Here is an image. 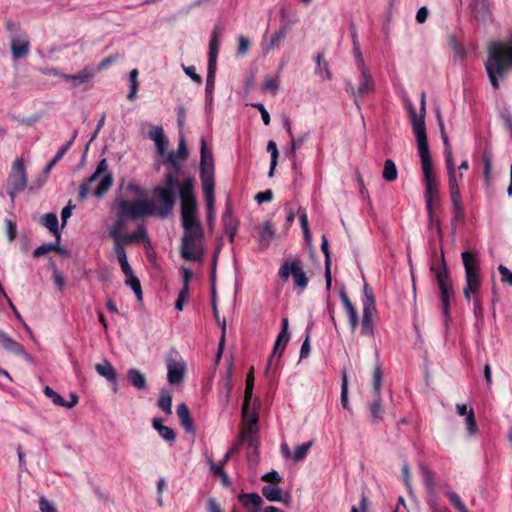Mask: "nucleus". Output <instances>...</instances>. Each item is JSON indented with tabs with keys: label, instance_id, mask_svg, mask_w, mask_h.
<instances>
[{
	"label": "nucleus",
	"instance_id": "f257e3e1",
	"mask_svg": "<svg viewBox=\"0 0 512 512\" xmlns=\"http://www.w3.org/2000/svg\"><path fill=\"white\" fill-rule=\"evenodd\" d=\"M411 120L412 131L416 138L417 149L419 152L421 168L424 181V200L428 217L431 222L434 221V213L441 207V195L439 190V181L434 173L432 159L430 156L426 126V96L421 95V105L419 112L410 104L406 105Z\"/></svg>",
	"mask_w": 512,
	"mask_h": 512
},
{
	"label": "nucleus",
	"instance_id": "f03ea898",
	"mask_svg": "<svg viewBox=\"0 0 512 512\" xmlns=\"http://www.w3.org/2000/svg\"><path fill=\"white\" fill-rule=\"evenodd\" d=\"M113 209L116 213V219L108 230V236L111 239L131 238L135 240L147 241V232L143 226H139L133 233H124L128 219H138L149 215L151 207L149 201L138 200L129 202L121 197L115 199Z\"/></svg>",
	"mask_w": 512,
	"mask_h": 512
},
{
	"label": "nucleus",
	"instance_id": "7ed1b4c3",
	"mask_svg": "<svg viewBox=\"0 0 512 512\" xmlns=\"http://www.w3.org/2000/svg\"><path fill=\"white\" fill-rule=\"evenodd\" d=\"M487 59L484 62L490 84L498 89L507 70L512 67V37L507 41H494L488 45Z\"/></svg>",
	"mask_w": 512,
	"mask_h": 512
},
{
	"label": "nucleus",
	"instance_id": "20e7f679",
	"mask_svg": "<svg viewBox=\"0 0 512 512\" xmlns=\"http://www.w3.org/2000/svg\"><path fill=\"white\" fill-rule=\"evenodd\" d=\"M178 189L184 233L202 232L201 225L196 217L197 203L194 195V182L191 179H185L179 184Z\"/></svg>",
	"mask_w": 512,
	"mask_h": 512
},
{
	"label": "nucleus",
	"instance_id": "39448f33",
	"mask_svg": "<svg viewBox=\"0 0 512 512\" xmlns=\"http://www.w3.org/2000/svg\"><path fill=\"white\" fill-rule=\"evenodd\" d=\"M107 169V160L102 159L95 172L81 185L79 190L81 200H84L91 192L96 198H101L111 188L113 177L110 173H106Z\"/></svg>",
	"mask_w": 512,
	"mask_h": 512
},
{
	"label": "nucleus",
	"instance_id": "423d86ee",
	"mask_svg": "<svg viewBox=\"0 0 512 512\" xmlns=\"http://www.w3.org/2000/svg\"><path fill=\"white\" fill-rule=\"evenodd\" d=\"M177 184L175 174L168 173L165 176V186L157 187L154 190L155 203L149 202L151 211L149 215L155 214L159 217H167L174 207V189Z\"/></svg>",
	"mask_w": 512,
	"mask_h": 512
},
{
	"label": "nucleus",
	"instance_id": "0eeeda50",
	"mask_svg": "<svg viewBox=\"0 0 512 512\" xmlns=\"http://www.w3.org/2000/svg\"><path fill=\"white\" fill-rule=\"evenodd\" d=\"M464 270H465V288L463 290L464 297L470 300L472 294H476L481 286L480 266L478 255L474 251H464L461 254Z\"/></svg>",
	"mask_w": 512,
	"mask_h": 512
},
{
	"label": "nucleus",
	"instance_id": "6e6552de",
	"mask_svg": "<svg viewBox=\"0 0 512 512\" xmlns=\"http://www.w3.org/2000/svg\"><path fill=\"white\" fill-rule=\"evenodd\" d=\"M291 276L295 289L303 292L308 285V278L304 271L303 263L299 258H287L279 269V277L284 282H287Z\"/></svg>",
	"mask_w": 512,
	"mask_h": 512
},
{
	"label": "nucleus",
	"instance_id": "1a4fd4ad",
	"mask_svg": "<svg viewBox=\"0 0 512 512\" xmlns=\"http://www.w3.org/2000/svg\"><path fill=\"white\" fill-rule=\"evenodd\" d=\"M27 183L28 180L24 159L16 158L12 164L11 172L7 178L8 194L12 202H14L18 193L26 189Z\"/></svg>",
	"mask_w": 512,
	"mask_h": 512
},
{
	"label": "nucleus",
	"instance_id": "9d476101",
	"mask_svg": "<svg viewBox=\"0 0 512 512\" xmlns=\"http://www.w3.org/2000/svg\"><path fill=\"white\" fill-rule=\"evenodd\" d=\"M203 232L184 233L181 243V256L190 261H199L204 253Z\"/></svg>",
	"mask_w": 512,
	"mask_h": 512
},
{
	"label": "nucleus",
	"instance_id": "9b49d317",
	"mask_svg": "<svg viewBox=\"0 0 512 512\" xmlns=\"http://www.w3.org/2000/svg\"><path fill=\"white\" fill-rule=\"evenodd\" d=\"M258 399H254V403H243L242 405V430L240 441H249L250 445H253V436L257 433L258 427V414L256 412L255 404Z\"/></svg>",
	"mask_w": 512,
	"mask_h": 512
},
{
	"label": "nucleus",
	"instance_id": "f8f14e48",
	"mask_svg": "<svg viewBox=\"0 0 512 512\" xmlns=\"http://www.w3.org/2000/svg\"><path fill=\"white\" fill-rule=\"evenodd\" d=\"M186 373V363L178 353H172L167 358V379L171 385L180 384Z\"/></svg>",
	"mask_w": 512,
	"mask_h": 512
},
{
	"label": "nucleus",
	"instance_id": "ddd939ff",
	"mask_svg": "<svg viewBox=\"0 0 512 512\" xmlns=\"http://www.w3.org/2000/svg\"><path fill=\"white\" fill-rule=\"evenodd\" d=\"M200 177L202 185L214 184L213 155L211 150L207 148L204 139H201Z\"/></svg>",
	"mask_w": 512,
	"mask_h": 512
},
{
	"label": "nucleus",
	"instance_id": "4468645a",
	"mask_svg": "<svg viewBox=\"0 0 512 512\" xmlns=\"http://www.w3.org/2000/svg\"><path fill=\"white\" fill-rule=\"evenodd\" d=\"M359 70L361 73V82L357 91L354 90L351 83L346 84L347 91L357 97H363L374 91V82L368 67L364 64L363 57L359 55Z\"/></svg>",
	"mask_w": 512,
	"mask_h": 512
},
{
	"label": "nucleus",
	"instance_id": "2eb2a0df",
	"mask_svg": "<svg viewBox=\"0 0 512 512\" xmlns=\"http://www.w3.org/2000/svg\"><path fill=\"white\" fill-rule=\"evenodd\" d=\"M10 49L14 61L26 58L30 53V41L22 32H13L10 35Z\"/></svg>",
	"mask_w": 512,
	"mask_h": 512
},
{
	"label": "nucleus",
	"instance_id": "dca6fc26",
	"mask_svg": "<svg viewBox=\"0 0 512 512\" xmlns=\"http://www.w3.org/2000/svg\"><path fill=\"white\" fill-rule=\"evenodd\" d=\"M455 408L457 414L464 418L467 436L469 438L474 437L478 428L473 408L467 404H456Z\"/></svg>",
	"mask_w": 512,
	"mask_h": 512
},
{
	"label": "nucleus",
	"instance_id": "f3484780",
	"mask_svg": "<svg viewBox=\"0 0 512 512\" xmlns=\"http://www.w3.org/2000/svg\"><path fill=\"white\" fill-rule=\"evenodd\" d=\"M0 345L6 351L24 358L27 362H32V357L24 347L2 330H0Z\"/></svg>",
	"mask_w": 512,
	"mask_h": 512
},
{
	"label": "nucleus",
	"instance_id": "a211bd4d",
	"mask_svg": "<svg viewBox=\"0 0 512 512\" xmlns=\"http://www.w3.org/2000/svg\"><path fill=\"white\" fill-rule=\"evenodd\" d=\"M148 137L154 142L157 155L160 158H165L169 142L164 135L163 128L160 126L150 125Z\"/></svg>",
	"mask_w": 512,
	"mask_h": 512
},
{
	"label": "nucleus",
	"instance_id": "6ab92c4d",
	"mask_svg": "<svg viewBox=\"0 0 512 512\" xmlns=\"http://www.w3.org/2000/svg\"><path fill=\"white\" fill-rule=\"evenodd\" d=\"M289 339H290L289 321H288V318H283L282 319V329H281V332L278 334L277 339L275 341L273 353L269 359L268 367L266 368L265 373L268 372V369H269L270 365L272 364L275 354L279 353V356H281Z\"/></svg>",
	"mask_w": 512,
	"mask_h": 512
},
{
	"label": "nucleus",
	"instance_id": "aec40b11",
	"mask_svg": "<svg viewBox=\"0 0 512 512\" xmlns=\"http://www.w3.org/2000/svg\"><path fill=\"white\" fill-rule=\"evenodd\" d=\"M95 74H96L95 69L85 67L75 75L62 74V78L66 82L71 83L73 88H77L83 84L90 82L92 80V78L95 76Z\"/></svg>",
	"mask_w": 512,
	"mask_h": 512
},
{
	"label": "nucleus",
	"instance_id": "412c9836",
	"mask_svg": "<svg viewBox=\"0 0 512 512\" xmlns=\"http://www.w3.org/2000/svg\"><path fill=\"white\" fill-rule=\"evenodd\" d=\"M263 496L272 502H281L288 505L291 501V495L288 492H284L280 487L276 485H266L262 488Z\"/></svg>",
	"mask_w": 512,
	"mask_h": 512
},
{
	"label": "nucleus",
	"instance_id": "4be33fe9",
	"mask_svg": "<svg viewBox=\"0 0 512 512\" xmlns=\"http://www.w3.org/2000/svg\"><path fill=\"white\" fill-rule=\"evenodd\" d=\"M437 119H438V124H439L440 132H441V138H442L444 146H445V161H446L447 170H448V173L454 172V170H456V167H455V163H454V159H453V155H452L451 146L449 143V138L445 131L443 119L441 117L440 112L437 113Z\"/></svg>",
	"mask_w": 512,
	"mask_h": 512
},
{
	"label": "nucleus",
	"instance_id": "5701e85b",
	"mask_svg": "<svg viewBox=\"0 0 512 512\" xmlns=\"http://www.w3.org/2000/svg\"><path fill=\"white\" fill-rule=\"evenodd\" d=\"M238 499L247 512H260L263 505V499L257 493H241Z\"/></svg>",
	"mask_w": 512,
	"mask_h": 512
},
{
	"label": "nucleus",
	"instance_id": "b1692460",
	"mask_svg": "<svg viewBox=\"0 0 512 512\" xmlns=\"http://www.w3.org/2000/svg\"><path fill=\"white\" fill-rule=\"evenodd\" d=\"M376 312V307H372L371 303L368 302L365 305V309H363L362 323H361V331L362 334L368 337L374 336V323H373V315Z\"/></svg>",
	"mask_w": 512,
	"mask_h": 512
},
{
	"label": "nucleus",
	"instance_id": "393cba45",
	"mask_svg": "<svg viewBox=\"0 0 512 512\" xmlns=\"http://www.w3.org/2000/svg\"><path fill=\"white\" fill-rule=\"evenodd\" d=\"M188 157V150L184 135L180 132L179 145L177 151H171L165 156V162L171 164L174 167H178L180 159H186Z\"/></svg>",
	"mask_w": 512,
	"mask_h": 512
},
{
	"label": "nucleus",
	"instance_id": "a878e982",
	"mask_svg": "<svg viewBox=\"0 0 512 512\" xmlns=\"http://www.w3.org/2000/svg\"><path fill=\"white\" fill-rule=\"evenodd\" d=\"M340 299L348 315L351 328L354 331L359 323L358 313L355 307L352 305L351 301L349 300L347 294L345 293L344 288L340 290Z\"/></svg>",
	"mask_w": 512,
	"mask_h": 512
},
{
	"label": "nucleus",
	"instance_id": "bb28decb",
	"mask_svg": "<svg viewBox=\"0 0 512 512\" xmlns=\"http://www.w3.org/2000/svg\"><path fill=\"white\" fill-rule=\"evenodd\" d=\"M152 427L157 431L159 436L168 443H174L176 440V433L175 431L168 427L163 425V421L161 418H154L152 420Z\"/></svg>",
	"mask_w": 512,
	"mask_h": 512
},
{
	"label": "nucleus",
	"instance_id": "cd10ccee",
	"mask_svg": "<svg viewBox=\"0 0 512 512\" xmlns=\"http://www.w3.org/2000/svg\"><path fill=\"white\" fill-rule=\"evenodd\" d=\"M177 415L180 419L181 425L184 429L192 434H195V426L193 424V420L190 414L188 407L185 404H180L177 407Z\"/></svg>",
	"mask_w": 512,
	"mask_h": 512
},
{
	"label": "nucleus",
	"instance_id": "c85d7f7f",
	"mask_svg": "<svg viewBox=\"0 0 512 512\" xmlns=\"http://www.w3.org/2000/svg\"><path fill=\"white\" fill-rule=\"evenodd\" d=\"M288 29L286 27H280L273 32L270 40L267 43H263V49L266 53L273 51L281 42H283L287 36Z\"/></svg>",
	"mask_w": 512,
	"mask_h": 512
},
{
	"label": "nucleus",
	"instance_id": "c756f323",
	"mask_svg": "<svg viewBox=\"0 0 512 512\" xmlns=\"http://www.w3.org/2000/svg\"><path fill=\"white\" fill-rule=\"evenodd\" d=\"M113 240V251L117 257L118 262H124L127 260L125 246L138 242L135 239H112Z\"/></svg>",
	"mask_w": 512,
	"mask_h": 512
},
{
	"label": "nucleus",
	"instance_id": "7c9ffc66",
	"mask_svg": "<svg viewBox=\"0 0 512 512\" xmlns=\"http://www.w3.org/2000/svg\"><path fill=\"white\" fill-rule=\"evenodd\" d=\"M203 193L207 206V216L208 221L212 223L214 219V184H204L202 185Z\"/></svg>",
	"mask_w": 512,
	"mask_h": 512
},
{
	"label": "nucleus",
	"instance_id": "2f4dec72",
	"mask_svg": "<svg viewBox=\"0 0 512 512\" xmlns=\"http://www.w3.org/2000/svg\"><path fill=\"white\" fill-rule=\"evenodd\" d=\"M215 83V70L208 69L207 80H206V104L205 108L208 113L212 112L213 107V91Z\"/></svg>",
	"mask_w": 512,
	"mask_h": 512
},
{
	"label": "nucleus",
	"instance_id": "473e14b6",
	"mask_svg": "<svg viewBox=\"0 0 512 512\" xmlns=\"http://www.w3.org/2000/svg\"><path fill=\"white\" fill-rule=\"evenodd\" d=\"M95 370L97 373L107 379L110 382H115L117 379V373L115 368L112 366V364L104 359L102 362L97 363L95 365Z\"/></svg>",
	"mask_w": 512,
	"mask_h": 512
},
{
	"label": "nucleus",
	"instance_id": "72a5a7b5",
	"mask_svg": "<svg viewBox=\"0 0 512 512\" xmlns=\"http://www.w3.org/2000/svg\"><path fill=\"white\" fill-rule=\"evenodd\" d=\"M127 377L130 383L137 389L143 390L147 386L145 375L136 368H131L127 371Z\"/></svg>",
	"mask_w": 512,
	"mask_h": 512
},
{
	"label": "nucleus",
	"instance_id": "f704fd0d",
	"mask_svg": "<svg viewBox=\"0 0 512 512\" xmlns=\"http://www.w3.org/2000/svg\"><path fill=\"white\" fill-rule=\"evenodd\" d=\"M218 49H219V39H218L217 32L214 31L212 38L210 40L208 69L216 70Z\"/></svg>",
	"mask_w": 512,
	"mask_h": 512
},
{
	"label": "nucleus",
	"instance_id": "c9c22d12",
	"mask_svg": "<svg viewBox=\"0 0 512 512\" xmlns=\"http://www.w3.org/2000/svg\"><path fill=\"white\" fill-rule=\"evenodd\" d=\"M77 136V131L73 132L71 139L57 152L54 158L46 165L44 172L49 173L51 169L63 158V156L67 153L71 145L73 144L75 138Z\"/></svg>",
	"mask_w": 512,
	"mask_h": 512
},
{
	"label": "nucleus",
	"instance_id": "e433bc0d",
	"mask_svg": "<svg viewBox=\"0 0 512 512\" xmlns=\"http://www.w3.org/2000/svg\"><path fill=\"white\" fill-rule=\"evenodd\" d=\"M316 64L317 67L315 69V74L319 76L320 80H330L332 78V73L329 69V65L320 54L316 56Z\"/></svg>",
	"mask_w": 512,
	"mask_h": 512
},
{
	"label": "nucleus",
	"instance_id": "4c0bfd02",
	"mask_svg": "<svg viewBox=\"0 0 512 512\" xmlns=\"http://www.w3.org/2000/svg\"><path fill=\"white\" fill-rule=\"evenodd\" d=\"M42 224L56 235L57 242L60 240V232L58 230V218L54 213H47L41 218Z\"/></svg>",
	"mask_w": 512,
	"mask_h": 512
},
{
	"label": "nucleus",
	"instance_id": "58836bf2",
	"mask_svg": "<svg viewBox=\"0 0 512 512\" xmlns=\"http://www.w3.org/2000/svg\"><path fill=\"white\" fill-rule=\"evenodd\" d=\"M223 225L225 232L229 235V241L232 242L236 233L237 222L229 210L223 215Z\"/></svg>",
	"mask_w": 512,
	"mask_h": 512
},
{
	"label": "nucleus",
	"instance_id": "ea45409f",
	"mask_svg": "<svg viewBox=\"0 0 512 512\" xmlns=\"http://www.w3.org/2000/svg\"><path fill=\"white\" fill-rule=\"evenodd\" d=\"M54 251H57L61 255L68 254L67 250L60 247L57 243L56 244L49 243V244H43V245L37 247L33 252V256L39 257V256H42L49 252H54Z\"/></svg>",
	"mask_w": 512,
	"mask_h": 512
},
{
	"label": "nucleus",
	"instance_id": "a19ab883",
	"mask_svg": "<svg viewBox=\"0 0 512 512\" xmlns=\"http://www.w3.org/2000/svg\"><path fill=\"white\" fill-rule=\"evenodd\" d=\"M267 151L270 153L271 156V162H270V169L268 172V177L272 178L274 176L275 169L278 164V156L279 151L277 148L276 143L273 140L268 141L267 143Z\"/></svg>",
	"mask_w": 512,
	"mask_h": 512
},
{
	"label": "nucleus",
	"instance_id": "79ce46f5",
	"mask_svg": "<svg viewBox=\"0 0 512 512\" xmlns=\"http://www.w3.org/2000/svg\"><path fill=\"white\" fill-rule=\"evenodd\" d=\"M441 292V301L443 306V312L447 316L449 314V301L453 295V289L450 283L439 286Z\"/></svg>",
	"mask_w": 512,
	"mask_h": 512
},
{
	"label": "nucleus",
	"instance_id": "37998d69",
	"mask_svg": "<svg viewBox=\"0 0 512 512\" xmlns=\"http://www.w3.org/2000/svg\"><path fill=\"white\" fill-rule=\"evenodd\" d=\"M420 473L423 477L426 489L428 493L432 494L435 490V481H434V474L433 472L424 465L420 466Z\"/></svg>",
	"mask_w": 512,
	"mask_h": 512
},
{
	"label": "nucleus",
	"instance_id": "c03bdc74",
	"mask_svg": "<svg viewBox=\"0 0 512 512\" xmlns=\"http://www.w3.org/2000/svg\"><path fill=\"white\" fill-rule=\"evenodd\" d=\"M398 171L395 163L391 159H387L384 162V169L382 173V177L384 180L392 182L397 179Z\"/></svg>",
	"mask_w": 512,
	"mask_h": 512
},
{
	"label": "nucleus",
	"instance_id": "a18cd8bd",
	"mask_svg": "<svg viewBox=\"0 0 512 512\" xmlns=\"http://www.w3.org/2000/svg\"><path fill=\"white\" fill-rule=\"evenodd\" d=\"M275 236V230L271 222L267 221L261 226L260 244L267 245Z\"/></svg>",
	"mask_w": 512,
	"mask_h": 512
},
{
	"label": "nucleus",
	"instance_id": "49530a36",
	"mask_svg": "<svg viewBox=\"0 0 512 512\" xmlns=\"http://www.w3.org/2000/svg\"><path fill=\"white\" fill-rule=\"evenodd\" d=\"M158 406L167 414H172V395L169 391L163 390L158 401Z\"/></svg>",
	"mask_w": 512,
	"mask_h": 512
},
{
	"label": "nucleus",
	"instance_id": "de8ad7c7",
	"mask_svg": "<svg viewBox=\"0 0 512 512\" xmlns=\"http://www.w3.org/2000/svg\"><path fill=\"white\" fill-rule=\"evenodd\" d=\"M451 202H452V210L454 213V218L457 221L462 220L463 218V207L461 201V194H450Z\"/></svg>",
	"mask_w": 512,
	"mask_h": 512
},
{
	"label": "nucleus",
	"instance_id": "09e8293b",
	"mask_svg": "<svg viewBox=\"0 0 512 512\" xmlns=\"http://www.w3.org/2000/svg\"><path fill=\"white\" fill-rule=\"evenodd\" d=\"M341 405L343 409L351 411L348 401V380L345 371L342 372V383H341Z\"/></svg>",
	"mask_w": 512,
	"mask_h": 512
},
{
	"label": "nucleus",
	"instance_id": "8fccbe9b",
	"mask_svg": "<svg viewBox=\"0 0 512 512\" xmlns=\"http://www.w3.org/2000/svg\"><path fill=\"white\" fill-rule=\"evenodd\" d=\"M253 388H254V370L251 368L250 372L247 375L246 379V387L244 392V402L243 403H251L253 397Z\"/></svg>",
	"mask_w": 512,
	"mask_h": 512
},
{
	"label": "nucleus",
	"instance_id": "3c124183",
	"mask_svg": "<svg viewBox=\"0 0 512 512\" xmlns=\"http://www.w3.org/2000/svg\"><path fill=\"white\" fill-rule=\"evenodd\" d=\"M125 284L130 286L131 289L134 291L137 299L139 301L142 300L143 293L142 288L139 279L135 276V274H132L131 276H127L125 280Z\"/></svg>",
	"mask_w": 512,
	"mask_h": 512
},
{
	"label": "nucleus",
	"instance_id": "603ef678",
	"mask_svg": "<svg viewBox=\"0 0 512 512\" xmlns=\"http://www.w3.org/2000/svg\"><path fill=\"white\" fill-rule=\"evenodd\" d=\"M441 259H442V267L437 269L435 271V276H436V279H437V282H438V285L441 286V285H445L448 282V270H447V267L445 265V260H444V253L441 252Z\"/></svg>",
	"mask_w": 512,
	"mask_h": 512
},
{
	"label": "nucleus",
	"instance_id": "864d4df0",
	"mask_svg": "<svg viewBox=\"0 0 512 512\" xmlns=\"http://www.w3.org/2000/svg\"><path fill=\"white\" fill-rule=\"evenodd\" d=\"M311 446H312V442L298 445L295 448V451L292 456V460L294 462H299V461L303 460L307 456L308 451L310 450Z\"/></svg>",
	"mask_w": 512,
	"mask_h": 512
},
{
	"label": "nucleus",
	"instance_id": "5fc2aeb1",
	"mask_svg": "<svg viewBox=\"0 0 512 512\" xmlns=\"http://www.w3.org/2000/svg\"><path fill=\"white\" fill-rule=\"evenodd\" d=\"M462 178H463L462 173H460L459 177H457L456 170H454V172L448 173V185H449L450 194L460 193L458 180H461Z\"/></svg>",
	"mask_w": 512,
	"mask_h": 512
},
{
	"label": "nucleus",
	"instance_id": "6e6d98bb",
	"mask_svg": "<svg viewBox=\"0 0 512 512\" xmlns=\"http://www.w3.org/2000/svg\"><path fill=\"white\" fill-rule=\"evenodd\" d=\"M446 496L458 512H465L468 510L461 498L455 492H447Z\"/></svg>",
	"mask_w": 512,
	"mask_h": 512
},
{
	"label": "nucleus",
	"instance_id": "4d7b16f0",
	"mask_svg": "<svg viewBox=\"0 0 512 512\" xmlns=\"http://www.w3.org/2000/svg\"><path fill=\"white\" fill-rule=\"evenodd\" d=\"M43 393L45 394V396L50 398L51 401L55 405L64 407L65 400L56 391H54L51 387H49V386L44 387Z\"/></svg>",
	"mask_w": 512,
	"mask_h": 512
},
{
	"label": "nucleus",
	"instance_id": "13d9d810",
	"mask_svg": "<svg viewBox=\"0 0 512 512\" xmlns=\"http://www.w3.org/2000/svg\"><path fill=\"white\" fill-rule=\"evenodd\" d=\"M369 409H370L371 416L375 420L381 419V416H382V404H381V399H380L379 395L375 394V400L370 405Z\"/></svg>",
	"mask_w": 512,
	"mask_h": 512
},
{
	"label": "nucleus",
	"instance_id": "bf43d9fd",
	"mask_svg": "<svg viewBox=\"0 0 512 512\" xmlns=\"http://www.w3.org/2000/svg\"><path fill=\"white\" fill-rule=\"evenodd\" d=\"M401 471H402V476H403V480L406 485V488H407L409 494L413 495L414 491H413V486H412V478H411V474H410L409 465L407 463H404L402 465Z\"/></svg>",
	"mask_w": 512,
	"mask_h": 512
},
{
	"label": "nucleus",
	"instance_id": "052dcab7",
	"mask_svg": "<svg viewBox=\"0 0 512 512\" xmlns=\"http://www.w3.org/2000/svg\"><path fill=\"white\" fill-rule=\"evenodd\" d=\"M262 89L264 91L275 94L279 89V81L276 78L268 77L264 80Z\"/></svg>",
	"mask_w": 512,
	"mask_h": 512
},
{
	"label": "nucleus",
	"instance_id": "680f3d73",
	"mask_svg": "<svg viewBox=\"0 0 512 512\" xmlns=\"http://www.w3.org/2000/svg\"><path fill=\"white\" fill-rule=\"evenodd\" d=\"M498 271L501 275V282L512 287V271H510L505 265L500 264Z\"/></svg>",
	"mask_w": 512,
	"mask_h": 512
},
{
	"label": "nucleus",
	"instance_id": "e2e57ef3",
	"mask_svg": "<svg viewBox=\"0 0 512 512\" xmlns=\"http://www.w3.org/2000/svg\"><path fill=\"white\" fill-rule=\"evenodd\" d=\"M232 380H231V372H228L226 375V378L223 383V389H224V404H228L230 397H231V391H232Z\"/></svg>",
	"mask_w": 512,
	"mask_h": 512
},
{
	"label": "nucleus",
	"instance_id": "0e129e2a",
	"mask_svg": "<svg viewBox=\"0 0 512 512\" xmlns=\"http://www.w3.org/2000/svg\"><path fill=\"white\" fill-rule=\"evenodd\" d=\"M38 512H57V509L53 502L49 501L45 497L39 498V511Z\"/></svg>",
	"mask_w": 512,
	"mask_h": 512
},
{
	"label": "nucleus",
	"instance_id": "69168bd1",
	"mask_svg": "<svg viewBox=\"0 0 512 512\" xmlns=\"http://www.w3.org/2000/svg\"><path fill=\"white\" fill-rule=\"evenodd\" d=\"M483 164H484V177L488 182L490 180V174L492 169V159L489 152L485 151L483 154Z\"/></svg>",
	"mask_w": 512,
	"mask_h": 512
},
{
	"label": "nucleus",
	"instance_id": "338daca9",
	"mask_svg": "<svg viewBox=\"0 0 512 512\" xmlns=\"http://www.w3.org/2000/svg\"><path fill=\"white\" fill-rule=\"evenodd\" d=\"M5 224H6V233H7V238H8V241L11 243L15 240L16 238V234H17V227H16V223L13 222L12 220L10 219H7L5 221Z\"/></svg>",
	"mask_w": 512,
	"mask_h": 512
},
{
	"label": "nucleus",
	"instance_id": "774afa93",
	"mask_svg": "<svg viewBox=\"0 0 512 512\" xmlns=\"http://www.w3.org/2000/svg\"><path fill=\"white\" fill-rule=\"evenodd\" d=\"M238 42H239L238 54L240 56H245L248 52V49L250 46V41L247 37L241 35L238 37Z\"/></svg>",
	"mask_w": 512,
	"mask_h": 512
}]
</instances>
